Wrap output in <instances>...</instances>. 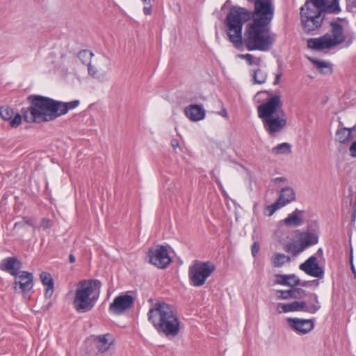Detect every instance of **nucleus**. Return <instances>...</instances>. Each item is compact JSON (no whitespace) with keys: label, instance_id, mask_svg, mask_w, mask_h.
Returning <instances> with one entry per match:
<instances>
[{"label":"nucleus","instance_id":"1","mask_svg":"<svg viewBox=\"0 0 356 356\" xmlns=\"http://www.w3.org/2000/svg\"><path fill=\"white\" fill-rule=\"evenodd\" d=\"M338 0H307L300 8L301 24L306 33L318 29L323 22V13H339Z\"/></svg>","mask_w":356,"mask_h":356},{"label":"nucleus","instance_id":"2","mask_svg":"<svg viewBox=\"0 0 356 356\" xmlns=\"http://www.w3.org/2000/svg\"><path fill=\"white\" fill-rule=\"evenodd\" d=\"M148 320L159 333L175 337L180 330V321L172 307L165 302H156L147 314Z\"/></svg>","mask_w":356,"mask_h":356},{"label":"nucleus","instance_id":"3","mask_svg":"<svg viewBox=\"0 0 356 356\" xmlns=\"http://www.w3.org/2000/svg\"><path fill=\"white\" fill-rule=\"evenodd\" d=\"M28 101L30 106L22 110L26 122L40 123L51 121L58 117L56 100L40 95H30Z\"/></svg>","mask_w":356,"mask_h":356},{"label":"nucleus","instance_id":"4","mask_svg":"<svg viewBox=\"0 0 356 356\" xmlns=\"http://www.w3.org/2000/svg\"><path fill=\"white\" fill-rule=\"evenodd\" d=\"M275 38V35L270 31V26L252 21L245 27L242 44L249 51H266L272 47Z\"/></svg>","mask_w":356,"mask_h":356},{"label":"nucleus","instance_id":"5","mask_svg":"<svg viewBox=\"0 0 356 356\" xmlns=\"http://www.w3.org/2000/svg\"><path fill=\"white\" fill-rule=\"evenodd\" d=\"M101 282L98 280H83L76 286L74 306L78 312L90 310L98 298Z\"/></svg>","mask_w":356,"mask_h":356},{"label":"nucleus","instance_id":"6","mask_svg":"<svg viewBox=\"0 0 356 356\" xmlns=\"http://www.w3.org/2000/svg\"><path fill=\"white\" fill-rule=\"evenodd\" d=\"M215 269V266L210 261H195L188 269V276L191 284L194 286H202Z\"/></svg>","mask_w":356,"mask_h":356},{"label":"nucleus","instance_id":"7","mask_svg":"<svg viewBox=\"0 0 356 356\" xmlns=\"http://www.w3.org/2000/svg\"><path fill=\"white\" fill-rule=\"evenodd\" d=\"M282 105L280 96L274 95L257 106L258 116L262 120L277 115H286Z\"/></svg>","mask_w":356,"mask_h":356},{"label":"nucleus","instance_id":"8","mask_svg":"<svg viewBox=\"0 0 356 356\" xmlns=\"http://www.w3.org/2000/svg\"><path fill=\"white\" fill-rule=\"evenodd\" d=\"M149 262L159 268H165L171 262L166 247L157 245L155 248L149 249L148 252Z\"/></svg>","mask_w":356,"mask_h":356},{"label":"nucleus","instance_id":"9","mask_svg":"<svg viewBox=\"0 0 356 356\" xmlns=\"http://www.w3.org/2000/svg\"><path fill=\"white\" fill-rule=\"evenodd\" d=\"M134 298L128 294L120 295L115 297L110 304L108 310L115 315H121L129 309L134 305Z\"/></svg>","mask_w":356,"mask_h":356},{"label":"nucleus","instance_id":"10","mask_svg":"<svg viewBox=\"0 0 356 356\" xmlns=\"http://www.w3.org/2000/svg\"><path fill=\"white\" fill-rule=\"evenodd\" d=\"M33 274L27 271L22 270L15 276L14 289L16 292L24 293H29L33 286Z\"/></svg>","mask_w":356,"mask_h":356},{"label":"nucleus","instance_id":"11","mask_svg":"<svg viewBox=\"0 0 356 356\" xmlns=\"http://www.w3.org/2000/svg\"><path fill=\"white\" fill-rule=\"evenodd\" d=\"M311 298H312V300L308 302L305 301L290 302V312H305L315 314L319 310L321 306L318 302V296L316 293H311Z\"/></svg>","mask_w":356,"mask_h":356},{"label":"nucleus","instance_id":"12","mask_svg":"<svg viewBox=\"0 0 356 356\" xmlns=\"http://www.w3.org/2000/svg\"><path fill=\"white\" fill-rule=\"evenodd\" d=\"M264 128L269 134L280 132L286 126L285 115H277L262 119Z\"/></svg>","mask_w":356,"mask_h":356},{"label":"nucleus","instance_id":"13","mask_svg":"<svg viewBox=\"0 0 356 356\" xmlns=\"http://www.w3.org/2000/svg\"><path fill=\"white\" fill-rule=\"evenodd\" d=\"M317 259L316 255L311 256L300 265V269L308 275L318 278L322 277L324 275V270L318 264Z\"/></svg>","mask_w":356,"mask_h":356},{"label":"nucleus","instance_id":"14","mask_svg":"<svg viewBox=\"0 0 356 356\" xmlns=\"http://www.w3.org/2000/svg\"><path fill=\"white\" fill-rule=\"evenodd\" d=\"M287 323L293 331L300 334H307L313 330L314 326V323L311 319L289 318Z\"/></svg>","mask_w":356,"mask_h":356},{"label":"nucleus","instance_id":"15","mask_svg":"<svg viewBox=\"0 0 356 356\" xmlns=\"http://www.w3.org/2000/svg\"><path fill=\"white\" fill-rule=\"evenodd\" d=\"M22 268V261L16 257H9L1 260L0 262V270L15 276Z\"/></svg>","mask_w":356,"mask_h":356},{"label":"nucleus","instance_id":"16","mask_svg":"<svg viewBox=\"0 0 356 356\" xmlns=\"http://www.w3.org/2000/svg\"><path fill=\"white\" fill-rule=\"evenodd\" d=\"M307 47L314 50H323L333 47L331 43V35L326 33L317 38H309L307 40Z\"/></svg>","mask_w":356,"mask_h":356},{"label":"nucleus","instance_id":"17","mask_svg":"<svg viewBox=\"0 0 356 356\" xmlns=\"http://www.w3.org/2000/svg\"><path fill=\"white\" fill-rule=\"evenodd\" d=\"M14 111L9 106H4L0 107V115L3 120L9 121L10 125L13 127H17L22 122V116L19 113H16L14 117Z\"/></svg>","mask_w":356,"mask_h":356},{"label":"nucleus","instance_id":"18","mask_svg":"<svg viewBox=\"0 0 356 356\" xmlns=\"http://www.w3.org/2000/svg\"><path fill=\"white\" fill-rule=\"evenodd\" d=\"M330 26L332 27L331 43L333 47L343 43L346 40L343 26L340 24L334 22H330Z\"/></svg>","mask_w":356,"mask_h":356},{"label":"nucleus","instance_id":"19","mask_svg":"<svg viewBox=\"0 0 356 356\" xmlns=\"http://www.w3.org/2000/svg\"><path fill=\"white\" fill-rule=\"evenodd\" d=\"M186 115L192 121L201 120L205 117V111L203 107L197 104H191L185 108Z\"/></svg>","mask_w":356,"mask_h":356},{"label":"nucleus","instance_id":"20","mask_svg":"<svg viewBox=\"0 0 356 356\" xmlns=\"http://www.w3.org/2000/svg\"><path fill=\"white\" fill-rule=\"evenodd\" d=\"M109 334L95 336L92 337L88 340L92 342L98 353H104L109 349L111 346V343L108 342L107 338Z\"/></svg>","mask_w":356,"mask_h":356},{"label":"nucleus","instance_id":"21","mask_svg":"<svg viewBox=\"0 0 356 356\" xmlns=\"http://www.w3.org/2000/svg\"><path fill=\"white\" fill-rule=\"evenodd\" d=\"M275 283L280 285L289 286L294 287L300 284V280L294 274L292 275H275Z\"/></svg>","mask_w":356,"mask_h":356},{"label":"nucleus","instance_id":"22","mask_svg":"<svg viewBox=\"0 0 356 356\" xmlns=\"http://www.w3.org/2000/svg\"><path fill=\"white\" fill-rule=\"evenodd\" d=\"M299 240L300 243L306 249L318 243V236L315 232H304L300 234Z\"/></svg>","mask_w":356,"mask_h":356},{"label":"nucleus","instance_id":"23","mask_svg":"<svg viewBox=\"0 0 356 356\" xmlns=\"http://www.w3.org/2000/svg\"><path fill=\"white\" fill-rule=\"evenodd\" d=\"M295 199L296 193L293 189L290 187H286L281 190L280 197L277 200L280 203H282L283 206H285L291 202L295 200Z\"/></svg>","mask_w":356,"mask_h":356},{"label":"nucleus","instance_id":"24","mask_svg":"<svg viewBox=\"0 0 356 356\" xmlns=\"http://www.w3.org/2000/svg\"><path fill=\"white\" fill-rule=\"evenodd\" d=\"M56 104L58 108V117H59L67 113L69 110L76 108L79 104V101L74 100L67 103L56 101Z\"/></svg>","mask_w":356,"mask_h":356},{"label":"nucleus","instance_id":"25","mask_svg":"<svg viewBox=\"0 0 356 356\" xmlns=\"http://www.w3.org/2000/svg\"><path fill=\"white\" fill-rule=\"evenodd\" d=\"M303 213V211L296 209L292 213L289 214L284 220V224L287 226L297 227L301 225L303 222L302 219L299 216V213Z\"/></svg>","mask_w":356,"mask_h":356},{"label":"nucleus","instance_id":"26","mask_svg":"<svg viewBox=\"0 0 356 356\" xmlns=\"http://www.w3.org/2000/svg\"><path fill=\"white\" fill-rule=\"evenodd\" d=\"M309 60L322 74H330L332 72V65L330 63L318 60L312 58H309Z\"/></svg>","mask_w":356,"mask_h":356},{"label":"nucleus","instance_id":"27","mask_svg":"<svg viewBox=\"0 0 356 356\" xmlns=\"http://www.w3.org/2000/svg\"><path fill=\"white\" fill-rule=\"evenodd\" d=\"M271 261L274 267L280 268L285 264L289 263L291 258L284 254L277 252L271 257Z\"/></svg>","mask_w":356,"mask_h":356},{"label":"nucleus","instance_id":"28","mask_svg":"<svg viewBox=\"0 0 356 356\" xmlns=\"http://www.w3.org/2000/svg\"><path fill=\"white\" fill-rule=\"evenodd\" d=\"M353 138V135L348 131V128L343 127L337 129L336 132V140L342 144H348Z\"/></svg>","mask_w":356,"mask_h":356},{"label":"nucleus","instance_id":"29","mask_svg":"<svg viewBox=\"0 0 356 356\" xmlns=\"http://www.w3.org/2000/svg\"><path fill=\"white\" fill-rule=\"evenodd\" d=\"M284 250L289 253H291L293 255H297L305 249L301 245V243H289L285 245Z\"/></svg>","mask_w":356,"mask_h":356},{"label":"nucleus","instance_id":"30","mask_svg":"<svg viewBox=\"0 0 356 356\" xmlns=\"http://www.w3.org/2000/svg\"><path fill=\"white\" fill-rule=\"evenodd\" d=\"M291 145L288 143L279 144L271 149L273 154H289L291 152Z\"/></svg>","mask_w":356,"mask_h":356},{"label":"nucleus","instance_id":"31","mask_svg":"<svg viewBox=\"0 0 356 356\" xmlns=\"http://www.w3.org/2000/svg\"><path fill=\"white\" fill-rule=\"evenodd\" d=\"M93 53L88 49L80 51L78 54V58L81 61L82 63L88 65L91 63V58L93 56Z\"/></svg>","mask_w":356,"mask_h":356},{"label":"nucleus","instance_id":"32","mask_svg":"<svg viewBox=\"0 0 356 356\" xmlns=\"http://www.w3.org/2000/svg\"><path fill=\"white\" fill-rule=\"evenodd\" d=\"M254 83L262 84L266 82L267 75L260 68L254 70L252 74Z\"/></svg>","mask_w":356,"mask_h":356},{"label":"nucleus","instance_id":"33","mask_svg":"<svg viewBox=\"0 0 356 356\" xmlns=\"http://www.w3.org/2000/svg\"><path fill=\"white\" fill-rule=\"evenodd\" d=\"M238 57L245 60L250 65H259L261 60L260 58H256L250 54H239L238 55Z\"/></svg>","mask_w":356,"mask_h":356},{"label":"nucleus","instance_id":"34","mask_svg":"<svg viewBox=\"0 0 356 356\" xmlns=\"http://www.w3.org/2000/svg\"><path fill=\"white\" fill-rule=\"evenodd\" d=\"M40 279L42 284L47 286L54 285V280L49 273L42 272L40 274Z\"/></svg>","mask_w":356,"mask_h":356},{"label":"nucleus","instance_id":"35","mask_svg":"<svg viewBox=\"0 0 356 356\" xmlns=\"http://www.w3.org/2000/svg\"><path fill=\"white\" fill-rule=\"evenodd\" d=\"M277 293H280L278 298L282 300H289L293 298V288L289 290H278Z\"/></svg>","mask_w":356,"mask_h":356},{"label":"nucleus","instance_id":"36","mask_svg":"<svg viewBox=\"0 0 356 356\" xmlns=\"http://www.w3.org/2000/svg\"><path fill=\"white\" fill-rule=\"evenodd\" d=\"M293 288V298L294 299H301L305 298L307 296V293L305 290L301 288Z\"/></svg>","mask_w":356,"mask_h":356},{"label":"nucleus","instance_id":"37","mask_svg":"<svg viewBox=\"0 0 356 356\" xmlns=\"http://www.w3.org/2000/svg\"><path fill=\"white\" fill-rule=\"evenodd\" d=\"M284 207L277 200L275 203L268 207L267 210L269 211V216H272L278 209Z\"/></svg>","mask_w":356,"mask_h":356},{"label":"nucleus","instance_id":"38","mask_svg":"<svg viewBox=\"0 0 356 356\" xmlns=\"http://www.w3.org/2000/svg\"><path fill=\"white\" fill-rule=\"evenodd\" d=\"M277 310L279 313H287L290 312V305L289 303H278L277 305Z\"/></svg>","mask_w":356,"mask_h":356},{"label":"nucleus","instance_id":"39","mask_svg":"<svg viewBox=\"0 0 356 356\" xmlns=\"http://www.w3.org/2000/svg\"><path fill=\"white\" fill-rule=\"evenodd\" d=\"M52 225V222L51 220H49V219H47V218H43L41 221V227L44 229H47L49 227H51Z\"/></svg>","mask_w":356,"mask_h":356},{"label":"nucleus","instance_id":"40","mask_svg":"<svg viewBox=\"0 0 356 356\" xmlns=\"http://www.w3.org/2000/svg\"><path fill=\"white\" fill-rule=\"evenodd\" d=\"M260 245L258 242H254L251 247L252 255L255 257L259 250Z\"/></svg>","mask_w":356,"mask_h":356},{"label":"nucleus","instance_id":"41","mask_svg":"<svg viewBox=\"0 0 356 356\" xmlns=\"http://www.w3.org/2000/svg\"><path fill=\"white\" fill-rule=\"evenodd\" d=\"M87 66H88V74L90 76L95 77L97 74V70L96 67L92 66L91 65V63H89Z\"/></svg>","mask_w":356,"mask_h":356},{"label":"nucleus","instance_id":"42","mask_svg":"<svg viewBox=\"0 0 356 356\" xmlns=\"http://www.w3.org/2000/svg\"><path fill=\"white\" fill-rule=\"evenodd\" d=\"M53 292H54V285L47 286L45 293H44L45 298H49L52 296Z\"/></svg>","mask_w":356,"mask_h":356},{"label":"nucleus","instance_id":"43","mask_svg":"<svg viewBox=\"0 0 356 356\" xmlns=\"http://www.w3.org/2000/svg\"><path fill=\"white\" fill-rule=\"evenodd\" d=\"M349 151L352 157H356V140L352 143L349 148Z\"/></svg>","mask_w":356,"mask_h":356},{"label":"nucleus","instance_id":"44","mask_svg":"<svg viewBox=\"0 0 356 356\" xmlns=\"http://www.w3.org/2000/svg\"><path fill=\"white\" fill-rule=\"evenodd\" d=\"M350 266H351L352 272H353V273L355 275V278H356V270H355V266H354L353 262V252H352V250H350Z\"/></svg>","mask_w":356,"mask_h":356},{"label":"nucleus","instance_id":"45","mask_svg":"<svg viewBox=\"0 0 356 356\" xmlns=\"http://www.w3.org/2000/svg\"><path fill=\"white\" fill-rule=\"evenodd\" d=\"M171 145L174 149H175L179 146V142L177 139H173L171 140Z\"/></svg>","mask_w":356,"mask_h":356},{"label":"nucleus","instance_id":"46","mask_svg":"<svg viewBox=\"0 0 356 356\" xmlns=\"http://www.w3.org/2000/svg\"><path fill=\"white\" fill-rule=\"evenodd\" d=\"M219 115H222L225 118H228V113L225 108H222V111L219 113Z\"/></svg>","mask_w":356,"mask_h":356},{"label":"nucleus","instance_id":"47","mask_svg":"<svg viewBox=\"0 0 356 356\" xmlns=\"http://www.w3.org/2000/svg\"><path fill=\"white\" fill-rule=\"evenodd\" d=\"M143 12H144V14L146 15H150L151 12H152L151 7H145L143 8Z\"/></svg>","mask_w":356,"mask_h":356},{"label":"nucleus","instance_id":"48","mask_svg":"<svg viewBox=\"0 0 356 356\" xmlns=\"http://www.w3.org/2000/svg\"><path fill=\"white\" fill-rule=\"evenodd\" d=\"M211 175L212 177L214 179L215 181H216L218 185H221V184H220V181L219 179H218L217 177H216V176L214 175V172H213V171H212V172H211Z\"/></svg>","mask_w":356,"mask_h":356},{"label":"nucleus","instance_id":"49","mask_svg":"<svg viewBox=\"0 0 356 356\" xmlns=\"http://www.w3.org/2000/svg\"><path fill=\"white\" fill-rule=\"evenodd\" d=\"M284 181H285V179L284 177H277L274 179V181L275 183H280V182H282Z\"/></svg>","mask_w":356,"mask_h":356},{"label":"nucleus","instance_id":"50","mask_svg":"<svg viewBox=\"0 0 356 356\" xmlns=\"http://www.w3.org/2000/svg\"><path fill=\"white\" fill-rule=\"evenodd\" d=\"M24 222L26 224V225H31V226H33V223H32V220H30V219H28V218H24Z\"/></svg>","mask_w":356,"mask_h":356},{"label":"nucleus","instance_id":"51","mask_svg":"<svg viewBox=\"0 0 356 356\" xmlns=\"http://www.w3.org/2000/svg\"><path fill=\"white\" fill-rule=\"evenodd\" d=\"M69 260L70 263H74L76 260L75 257L73 254H70L69 256Z\"/></svg>","mask_w":356,"mask_h":356},{"label":"nucleus","instance_id":"52","mask_svg":"<svg viewBox=\"0 0 356 356\" xmlns=\"http://www.w3.org/2000/svg\"><path fill=\"white\" fill-rule=\"evenodd\" d=\"M355 131H356V125L351 128H348V131L350 133V135H352V133Z\"/></svg>","mask_w":356,"mask_h":356},{"label":"nucleus","instance_id":"53","mask_svg":"<svg viewBox=\"0 0 356 356\" xmlns=\"http://www.w3.org/2000/svg\"><path fill=\"white\" fill-rule=\"evenodd\" d=\"M309 284H310V282L305 281L303 282H300V285H302V286H307L309 285Z\"/></svg>","mask_w":356,"mask_h":356},{"label":"nucleus","instance_id":"54","mask_svg":"<svg viewBox=\"0 0 356 356\" xmlns=\"http://www.w3.org/2000/svg\"><path fill=\"white\" fill-rule=\"evenodd\" d=\"M316 254L322 255L323 254V250L321 248H319L316 252Z\"/></svg>","mask_w":356,"mask_h":356},{"label":"nucleus","instance_id":"55","mask_svg":"<svg viewBox=\"0 0 356 356\" xmlns=\"http://www.w3.org/2000/svg\"><path fill=\"white\" fill-rule=\"evenodd\" d=\"M105 61H106V58H104V57H102V58H100L99 59V62L100 63H104V62H105Z\"/></svg>","mask_w":356,"mask_h":356},{"label":"nucleus","instance_id":"56","mask_svg":"<svg viewBox=\"0 0 356 356\" xmlns=\"http://www.w3.org/2000/svg\"><path fill=\"white\" fill-rule=\"evenodd\" d=\"M19 226H22V222H16L15 224V227H19Z\"/></svg>","mask_w":356,"mask_h":356},{"label":"nucleus","instance_id":"57","mask_svg":"<svg viewBox=\"0 0 356 356\" xmlns=\"http://www.w3.org/2000/svg\"><path fill=\"white\" fill-rule=\"evenodd\" d=\"M145 3L149 4L151 2V0H142Z\"/></svg>","mask_w":356,"mask_h":356},{"label":"nucleus","instance_id":"58","mask_svg":"<svg viewBox=\"0 0 356 356\" xmlns=\"http://www.w3.org/2000/svg\"><path fill=\"white\" fill-rule=\"evenodd\" d=\"M281 76V74H277L276 75V81H277L279 80V79L280 78Z\"/></svg>","mask_w":356,"mask_h":356},{"label":"nucleus","instance_id":"59","mask_svg":"<svg viewBox=\"0 0 356 356\" xmlns=\"http://www.w3.org/2000/svg\"><path fill=\"white\" fill-rule=\"evenodd\" d=\"M353 5L355 8H356V0L353 2Z\"/></svg>","mask_w":356,"mask_h":356}]
</instances>
